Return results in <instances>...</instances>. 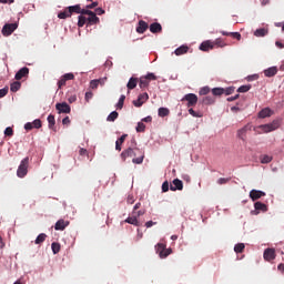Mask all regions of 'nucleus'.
Wrapping results in <instances>:
<instances>
[{
	"instance_id": "nucleus-1",
	"label": "nucleus",
	"mask_w": 284,
	"mask_h": 284,
	"mask_svg": "<svg viewBox=\"0 0 284 284\" xmlns=\"http://www.w3.org/2000/svg\"><path fill=\"white\" fill-rule=\"evenodd\" d=\"M120 159L125 163L128 159L132 160V163L135 165H141L143 163V160L145 159V154L141 149L136 146V140L132 139L131 140V146L128 149L123 150L122 153L120 154Z\"/></svg>"
},
{
	"instance_id": "nucleus-2",
	"label": "nucleus",
	"mask_w": 284,
	"mask_h": 284,
	"mask_svg": "<svg viewBox=\"0 0 284 284\" xmlns=\"http://www.w3.org/2000/svg\"><path fill=\"white\" fill-rule=\"evenodd\" d=\"M278 128H281V120H274L268 124H261L256 126V130H261L258 131V134H267L270 132H274V130H278Z\"/></svg>"
},
{
	"instance_id": "nucleus-3",
	"label": "nucleus",
	"mask_w": 284,
	"mask_h": 284,
	"mask_svg": "<svg viewBox=\"0 0 284 284\" xmlns=\"http://www.w3.org/2000/svg\"><path fill=\"white\" fill-rule=\"evenodd\" d=\"M30 165V158H24L17 170V176L19 179H24L28 175V168Z\"/></svg>"
},
{
	"instance_id": "nucleus-4",
	"label": "nucleus",
	"mask_w": 284,
	"mask_h": 284,
	"mask_svg": "<svg viewBox=\"0 0 284 284\" xmlns=\"http://www.w3.org/2000/svg\"><path fill=\"white\" fill-rule=\"evenodd\" d=\"M181 101H186L187 108H194L199 103V97L194 93L185 94Z\"/></svg>"
},
{
	"instance_id": "nucleus-5",
	"label": "nucleus",
	"mask_w": 284,
	"mask_h": 284,
	"mask_svg": "<svg viewBox=\"0 0 284 284\" xmlns=\"http://www.w3.org/2000/svg\"><path fill=\"white\" fill-rule=\"evenodd\" d=\"M17 28H19V24H17V23L4 24L2 28L3 37H10V34H12V32H14V30H17Z\"/></svg>"
},
{
	"instance_id": "nucleus-6",
	"label": "nucleus",
	"mask_w": 284,
	"mask_h": 284,
	"mask_svg": "<svg viewBox=\"0 0 284 284\" xmlns=\"http://www.w3.org/2000/svg\"><path fill=\"white\" fill-rule=\"evenodd\" d=\"M67 81H74V73H65L60 78L58 81V88L61 90V88L65 87Z\"/></svg>"
},
{
	"instance_id": "nucleus-7",
	"label": "nucleus",
	"mask_w": 284,
	"mask_h": 284,
	"mask_svg": "<svg viewBox=\"0 0 284 284\" xmlns=\"http://www.w3.org/2000/svg\"><path fill=\"white\" fill-rule=\"evenodd\" d=\"M250 130H252L250 124H246L242 129L237 130V139L245 142L247 140V132H250Z\"/></svg>"
},
{
	"instance_id": "nucleus-8",
	"label": "nucleus",
	"mask_w": 284,
	"mask_h": 284,
	"mask_svg": "<svg viewBox=\"0 0 284 284\" xmlns=\"http://www.w3.org/2000/svg\"><path fill=\"white\" fill-rule=\"evenodd\" d=\"M55 109L58 110L59 114H70L71 108L67 102L57 103Z\"/></svg>"
},
{
	"instance_id": "nucleus-9",
	"label": "nucleus",
	"mask_w": 284,
	"mask_h": 284,
	"mask_svg": "<svg viewBox=\"0 0 284 284\" xmlns=\"http://www.w3.org/2000/svg\"><path fill=\"white\" fill-rule=\"evenodd\" d=\"M30 74V69L28 67L21 68L14 75L16 81H21V79L28 78Z\"/></svg>"
},
{
	"instance_id": "nucleus-10",
	"label": "nucleus",
	"mask_w": 284,
	"mask_h": 284,
	"mask_svg": "<svg viewBox=\"0 0 284 284\" xmlns=\"http://www.w3.org/2000/svg\"><path fill=\"white\" fill-rule=\"evenodd\" d=\"M200 50L202 52H210V50H214V42L212 40H206L200 44Z\"/></svg>"
},
{
	"instance_id": "nucleus-11",
	"label": "nucleus",
	"mask_w": 284,
	"mask_h": 284,
	"mask_svg": "<svg viewBox=\"0 0 284 284\" xmlns=\"http://www.w3.org/2000/svg\"><path fill=\"white\" fill-rule=\"evenodd\" d=\"M170 190L171 192H176V190H183V181L179 179L173 180L172 183L170 184Z\"/></svg>"
},
{
	"instance_id": "nucleus-12",
	"label": "nucleus",
	"mask_w": 284,
	"mask_h": 284,
	"mask_svg": "<svg viewBox=\"0 0 284 284\" xmlns=\"http://www.w3.org/2000/svg\"><path fill=\"white\" fill-rule=\"evenodd\" d=\"M276 258V251L274 248H266L264 251V261H274Z\"/></svg>"
},
{
	"instance_id": "nucleus-13",
	"label": "nucleus",
	"mask_w": 284,
	"mask_h": 284,
	"mask_svg": "<svg viewBox=\"0 0 284 284\" xmlns=\"http://www.w3.org/2000/svg\"><path fill=\"white\" fill-rule=\"evenodd\" d=\"M148 28H150V26L148 24V22H145L144 20H140L136 27V32L138 34H143L145 33V31L148 30Z\"/></svg>"
},
{
	"instance_id": "nucleus-14",
	"label": "nucleus",
	"mask_w": 284,
	"mask_h": 284,
	"mask_svg": "<svg viewBox=\"0 0 284 284\" xmlns=\"http://www.w3.org/2000/svg\"><path fill=\"white\" fill-rule=\"evenodd\" d=\"M262 196H265V192H263V191L252 190L250 192V199L252 201H258V199H262Z\"/></svg>"
},
{
	"instance_id": "nucleus-15",
	"label": "nucleus",
	"mask_w": 284,
	"mask_h": 284,
	"mask_svg": "<svg viewBox=\"0 0 284 284\" xmlns=\"http://www.w3.org/2000/svg\"><path fill=\"white\" fill-rule=\"evenodd\" d=\"M149 28L152 34H159V32H163V27L159 22L151 23Z\"/></svg>"
},
{
	"instance_id": "nucleus-16",
	"label": "nucleus",
	"mask_w": 284,
	"mask_h": 284,
	"mask_svg": "<svg viewBox=\"0 0 284 284\" xmlns=\"http://www.w3.org/2000/svg\"><path fill=\"white\" fill-rule=\"evenodd\" d=\"M68 225H70V222L65 220H59L54 225V230L63 232V230H65Z\"/></svg>"
},
{
	"instance_id": "nucleus-17",
	"label": "nucleus",
	"mask_w": 284,
	"mask_h": 284,
	"mask_svg": "<svg viewBox=\"0 0 284 284\" xmlns=\"http://www.w3.org/2000/svg\"><path fill=\"white\" fill-rule=\"evenodd\" d=\"M274 114V111L270 108H264L258 112V118L260 119H267V116H272Z\"/></svg>"
},
{
	"instance_id": "nucleus-18",
	"label": "nucleus",
	"mask_w": 284,
	"mask_h": 284,
	"mask_svg": "<svg viewBox=\"0 0 284 284\" xmlns=\"http://www.w3.org/2000/svg\"><path fill=\"white\" fill-rule=\"evenodd\" d=\"M87 21L89 26H97V23H99V17H97V13L91 11L89 17L87 18Z\"/></svg>"
},
{
	"instance_id": "nucleus-19",
	"label": "nucleus",
	"mask_w": 284,
	"mask_h": 284,
	"mask_svg": "<svg viewBox=\"0 0 284 284\" xmlns=\"http://www.w3.org/2000/svg\"><path fill=\"white\" fill-rule=\"evenodd\" d=\"M276 74H278V68L276 67H271L264 70V77L272 78V77H276Z\"/></svg>"
},
{
	"instance_id": "nucleus-20",
	"label": "nucleus",
	"mask_w": 284,
	"mask_h": 284,
	"mask_svg": "<svg viewBox=\"0 0 284 284\" xmlns=\"http://www.w3.org/2000/svg\"><path fill=\"white\" fill-rule=\"evenodd\" d=\"M124 223H129V225H134L135 227H140L141 223L136 219V215L129 216L126 220H124Z\"/></svg>"
},
{
	"instance_id": "nucleus-21",
	"label": "nucleus",
	"mask_w": 284,
	"mask_h": 284,
	"mask_svg": "<svg viewBox=\"0 0 284 284\" xmlns=\"http://www.w3.org/2000/svg\"><path fill=\"white\" fill-rule=\"evenodd\" d=\"M125 139H128V134H123L122 136H120L119 140H116V142H115V150L118 152H121V145H123V143H125Z\"/></svg>"
},
{
	"instance_id": "nucleus-22",
	"label": "nucleus",
	"mask_w": 284,
	"mask_h": 284,
	"mask_svg": "<svg viewBox=\"0 0 284 284\" xmlns=\"http://www.w3.org/2000/svg\"><path fill=\"white\" fill-rule=\"evenodd\" d=\"M139 83V78H130L129 82L126 83L128 90H134Z\"/></svg>"
},
{
	"instance_id": "nucleus-23",
	"label": "nucleus",
	"mask_w": 284,
	"mask_h": 284,
	"mask_svg": "<svg viewBox=\"0 0 284 284\" xmlns=\"http://www.w3.org/2000/svg\"><path fill=\"white\" fill-rule=\"evenodd\" d=\"M70 14H81V4L68 7Z\"/></svg>"
},
{
	"instance_id": "nucleus-24",
	"label": "nucleus",
	"mask_w": 284,
	"mask_h": 284,
	"mask_svg": "<svg viewBox=\"0 0 284 284\" xmlns=\"http://www.w3.org/2000/svg\"><path fill=\"white\" fill-rule=\"evenodd\" d=\"M254 207L257 212H267V205L262 202H255Z\"/></svg>"
},
{
	"instance_id": "nucleus-25",
	"label": "nucleus",
	"mask_w": 284,
	"mask_h": 284,
	"mask_svg": "<svg viewBox=\"0 0 284 284\" xmlns=\"http://www.w3.org/2000/svg\"><path fill=\"white\" fill-rule=\"evenodd\" d=\"M187 50H190L187 45H181L174 51V53L176 54V57H181V54H187Z\"/></svg>"
},
{
	"instance_id": "nucleus-26",
	"label": "nucleus",
	"mask_w": 284,
	"mask_h": 284,
	"mask_svg": "<svg viewBox=\"0 0 284 284\" xmlns=\"http://www.w3.org/2000/svg\"><path fill=\"white\" fill-rule=\"evenodd\" d=\"M47 121L49 123V130H54L55 132L57 130L54 129V125L57 123V120H54V115L52 114L48 115Z\"/></svg>"
},
{
	"instance_id": "nucleus-27",
	"label": "nucleus",
	"mask_w": 284,
	"mask_h": 284,
	"mask_svg": "<svg viewBox=\"0 0 284 284\" xmlns=\"http://www.w3.org/2000/svg\"><path fill=\"white\" fill-rule=\"evenodd\" d=\"M216 100L212 95H206L202 99L203 105H212Z\"/></svg>"
},
{
	"instance_id": "nucleus-28",
	"label": "nucleus",
	"mask_w": 284,
	"mask_h": 284,
	"mask_svg": "<svg viewBox=\"0 0 284 284\" xmlns=\"http://www.w3.org/2000/svg\"><path fill=\"white\" fill-rule=\"evenodd\" d=\"M148 85H150L149 79L145 77H141L140 83H139V87L141 88V90H145V88H148Z\"/></svg>"
},
{
	"instance_id": "nucleus-29",
	"label": "nucleus",
	"mask_w": 284,
	"mask_h": 284,
	"mask_svg": "<svg viewBox=\"0 0 284 284\" xmlns=\"http://www.w3.org/2000/svg\"><path fill=\"white\" fill-rule=\"evenodd\" d=\"M69 17L72 16L70 14V10L68 8L58 13V19H69Z\"/></svg>"
},
{
	"instance_id": "nucleus-30",
	"label": "nucleus",
	"mask_w": 284,
	"mask_h": 284,
	"mask_svg": "<svg viewBox=\"0 0 284 284\" xmlns=\"http://www.w3.org/2000/svg\"><path fill=\"white\" fill-rule=\"evenodd\" d=\"M45 239H48V235H45V233L39 234L34 241L36 245H41V243L45 242Z\"/></svg>"
},
{
	"instance_id": "nucleus-31",
	"label": "nucleus",
	"mask_w": 284,
	"mask_h": 284,
	"mask_svg": "<svg viewBox=\"0 0 284 284\" xmlns=\"http://www.w3.org/2000/svg\"><path fill=\"white\" fill-rule=\"evenodd\" d=\"M10 90L11 92H19V90H21V82L19 81L12 82L10 85Z\"/></svg>"
},
{
	"instance_id": "nucleus-32",
	"label": "nucleus",
	"mask_w": 284,
	"mask_h": 284,
	"mask_svg": "<svg viewBox=\"0 0 284 284\" xmlns=\"http://www.w3.org/2000/svg\"><path fill=\"white\" fill-rule=\"evenodd\" d=\"M213 97H221L222 94H225V89L223 88H214L212 89Z\"/></svg>"
},
{
	"instance_id": "nucleus-33",
	"label": "nucleus",
	"mask_w": 284,
	"mask_h": 284,
	"mask_svg": "<svg viewBox=\"0 0 284 284\" xmlns=\"http://www.w3.org/2000/svg\"><path fill=\"white\" fill-rule=\"evenodd\" d=\"M155 252H156V254H159V256H161V254H163V252H165V244L158 243L155 246Z\"/></svg>"
},
{
	"instance_id": "nucleus-34",
	"label": "nucleus",
	"mask_w": 284,
	"mask_h": 284,
	"mask_svg": "<svg viewBox=\"0 0 284 284\" xmlns=\"http://www.w3.org/2000/svg\"><path fill=\"white\" fill-rule=\"evenodd\" d=\"M159 116H170V109L168 108H160L158 111Z\"/></svg>"
},
{
	"instance_id": "nucleus-35",
	"label": "nucleus",
	"mask_w": 284,
	"mask_h": 284,
	"mask_svg": "<svg viewBox=\"0 0 284 284\" xmlns=\"http://www.w3.org/2000/svg\"><path fill=\"white\" fill-rule=\"evenodd\" d=\"M213 43H214V47L216 45V48H225V45H227V43H225V41L221 38L215 39Z\"/></svg>"
},
{
	"instance_id": "nucleus-36",
	"label": "nucleus",
	"mask_w": 284,
	"mask_h": 284,
	"mask_svg": "<svg viewBox=\"0 0 284 284\" xmlns=\"http://www.w3.org/2000/svg\"><path fill=\"white\" fill-rule=\"evenodd\" d=\"M116 119H119V112L113 111L108 115L106 121L114 122Z\"/></svg>"
},
{
	"instance_id": "nucleus-37",
	"label": "nucleus",
	"mask_w": 284,
	"mask_h": 284,
	"mask_svg": "<svg viewBox=\"0 0 284 284\" xmlns=\"http://www.w3.org/2000/svg\"><path fill=\"white\" fill-rule=\"evenodd\" d=\"M51 250H52L53 254H59V252H61V244L53 242L51 244Z\"/></svg>"
},
{
	"instance_id": "nucleus-38",
	"label": "nucleus",
	"mask_w": 284,
	"mask_h": 284,
	"mask_svg": "<svg viewBox=\"0 0 284 284\" xmlns=\"http://www.w3.org/2000/svg\"><path fill=\"white\" fill-rule=\"evenodd\" d=\"M267 32H268L267 29L261 28V29H257L254 32V34H255V37H266Z\"/></svg>"
},
{
	"instance_id": "nucleus-39",
	"label": "nucleus",
	"mask_w": 284,
	"mask_h": 284,
	"mask_svg": "<svg viewBox=\"0 0 284 284\" xmlns=\"http://www.w3.org/2000/svg\"><path fill=\"white\" fill-rule=\"evenodd\" d=\"M78 27L79 28H83V26H85V23H88V18H85V16H79L78 18Z\"/></svg>"
},
{
	"instance_id": "nucleus-40",
	"label": "nucleus",
	"mask_w": 284,
	"mask_h": 284,
	"mask_svg": "<svg viewBox=\"0 0 284 284\" xmlns=\"http://www.w3.org/2000/svg\"><path fill=\"white\" fill-rule=\"evenodd\" d=\"M189 114H191V116H194L195 119H201L203 116V113L194 111L192 106H190L189 109Z\"/></svg>"
},
{
	"instance_id": "nucleus-41",
	"label": "nucleus",
	"mask_w": 284,
	"mask_h": 284,
	"mask_svg": "<svg viewBox=\"0 0 284 284\" xmlns=\"http://www.w3.org/2000/svg\"><path fill=\"white\" fill-rule=\"evenodd\" d=\"M244 250H245V244L243 243H239L234 246V252H236V254H242Z\"/></svg>"
},
{
	"instance_id": "nucleus-42",
	"label": "nucleus",
	"mask_w": 284,
	"mask_h": 284,
	"mask_svg": "<svg viewBox=\"0 0 284 284\" xmlns=\"http://www.w3.org/2000/svg\"><path fill=\"white\" fill-rule=\"evenodd\" d=\"M123 103H125V95H121L118 103H116V109L118 110H123Z\"/></svg>"
},
{
	"instance_id": "nucleus-43",
	"label": "nucleus",
	"mask_w": 284,
	"mask_h": 284,
	"mask_svg": "<svg viewBox=\"0 0 284 284\" xmlns=\"http://www.w3.org/2000/svg\"><path fill=\"white\" fill-rule=\"evenodd\" d=\"M252 90V85H242L237 89V92L243 93V92H250Z\"/></svg>"
},
{
	"instance_id": "nucleus-44",
	"label": "nucleus",
	"mask_w": 284,
	"mask_h": 284,
	"mask_svg": "<svg viewBox=\"0 0 284 284\" xmlns=\"http://www.w3.org/2000/svg\"><path fill=\"white\" fill-rule=\"evenodd\" d=\"M138 99L142 102L145 103V101H148V99H150V95L145 92V93H141Z\"/></svg>"
},
{
	"instance_id": "nucleus-45",
	"label": "nucleus",
	"mask_w": 284,
	"mask_h": 284,
	"mask_svg": "<svg viewBox=\"0 0 284 284\" xmlns=\"http://www.w3.org/2000/svg\"><path fill=\"white\" fill-rule=\"evenodd\" d=\"M206 94H210V87H203V88L200 90V95H201V97H206Z\"/></svg>"
},
{
	"instance_id": "nucleus-46",
	"label": "nucleus",
	"mask_w": 284,
	"mask_h": 284,
	"mask_svg": "<svg viewBox=\"0 0 284 284\" xmlns=\"http://www.w3.org/2000/svg\"><path fill=\"white\" fill-rule=\"evenodd\" d=\"M135 130L136 132H145V124L143 122H139Z\"/></svg>"
},
{
	"instance_id": "nucleus-47",
	"label": "nucleus",
	"mask_w": 284,
	"mask_h": 284,
	"mask_svg": "<svg viewBox=\"0 0 284 284\" xmlns=\"http://www.w3.org/2000/svg\"><path fill=\"white\" fill-rule=\"evenodd\" d=\"M169 254H172V248H164V252H162L160 258H168Z\"/></svg>"
},
{
	"instance_id": "nucleus-48",
	"label": "nucleus",
	"mask_w": 284,
	"mask_h": 284,
	"mask_svg": "<svg viewBox=\"0 0 284 284\" xmlns=\"http://www.w3.org/2000/svg\"><path fill=\"white\" fill-rule=\"evenodd\" d=\"M14 135V130H12V128L8 126L4 130V136H13Z\"/></svg>"
},
{
	"instance_id": "nucleus-49",
	"label": "nucleus",
	"mask_w": 284,
	"mask_h": 284,
	"mask_svg": "<svg viewBox=\"0 0 284 284\" xmlns=\"http://www.w3.org/2000/svg\"><path fill=\"white\" fill-rule=\"evenodd\" d=\"M261 163H272V156L270 155H263L261 158Z\"/></svg>"
},
{
	"instance_id": "nucleus-50",
	"label": "nucleus",
	"mask_w": 284,
	"mask_h": 284,
	"mask_svg": "<svg viewBox=\"0 0 284 284\" xmlns=\"http://www.w3.org/2000/svg\"><path fill=\"white\" fill-rule=\"evenodd\" d=\"M99 88V81L98 80H92L90 82V89L91 90H97Z\"/></svg>"
},
{
	"instance_id": "nucleus-51",
	"label": "nucleus",
	"mask_w": 284,
	"mask_h": 284,
	"mask_svg": "<svg viewBox=\"0 0 284 284\" xmlns=\"http://www.w3.org/2000/svg\"><path fill=\"white\" fill-rule=\"evenodd\" d=\"M162 192H170V183L168 181L163 182Z\"/></svg>"
},
{
	"instance_id": "nucleus-52",
	"label": "nucleus",
	"mask_w": 284,
	"mask_h": 284,
	"mask_svg": "<svg viewBox=\"0 0 284 284\" xmlns=\"http://www.w3.org/2000/svg\"><path fill=\"white\" fill-rule=\"evenodd\" d=\"M144 78L149 81H156V75L154 73H148Z\"/></svg>"
},
{
	"instance_id": "nucleus-53",
	"label": "nucleus",
	"mask_w": 284,
	"mask_h": 284,
	"mask_svg": "<svg viewBox=\"0 0 284 284\" xmlns=\"http://www.w3.org/2000/svg\"><path fill=\"white\" fill-rule=\"evenodd\" d=\"M32 125H33V128H36V130H39L42 124H41V121L39 119H37L32 122Z\"/></svg>"
},
{
	"instance_id": "nucleus-54",
	"label": "nucleus",
	"mask_w": 284,
	"mask_h": 284,
	"mask_svg": "<svg viewBox=\"0 0 284 284\" xmlns=\"http://www.w3.org/2000/svg\"><path fill=\"white\" fill-rule=\"evenodd\" d=\"M8 87H4L3 89H0V99H3L8 94Z\"/></svg>"
},
{
	"instance_id": "nucleus-55",
	"label": "nucleus",
	"mask_w": 284,
	"mask_h": 284,
	"mask_svg": "<svg viewBox=\"0 0 284 284\" xmlns=\"http://www.w3.org/2000/svg\"><path fill=\"white\" fill-rule=\"evenodd\" d=\"M230 37L236 39L237 41H241V34L239 32H230Z\"/></svg>"
},
{
	"instance_id": "nucleus-56",
	"label": "nucleus",
	"mask_w": 284,
	"mask_h": 284,
	"mask_svg": "<svg viewBox=\"0 0 284 284\" xmlns=\"http://www.w3.org/2000/svg\"><path fill=\"white\" fill-rule=\"evenodd\" d=\"M230 179H225V178H220L217 180L219 185H225V183H229Z\"/></svg>"
},
{
	"instance_id": "nucleus-57",
	"label": "nucleus",
	"mask_w": 284,
	"mask_h": 284,
	"mask_svg": "<svg viewBox=\"0 0 284 284\" xmlns=\"http://www.w3.org/2000/svg\"><path fill=\"white\" fill-rule=\"evenodd\" d=\"M143 103H144V102H142V100H140L139 98H138V100L133 101V105H134L135 108H141V105H143Z\"/></svg>"
},
{
	"instance_id": "nucleus-58",
	"label": "nucleus",
	"mask_w": 284,
	"mask_h": 284,
	"mask_svg": "<svg viewBox=\"0 0 284 284\" xmlns=\"http://www.w3.org/2000/svg\"><path fill=\"white\" fill-rule=\"evenodd\" d=\"M80 14L83 17V14H88V17L90 14H92V11L91 10H87V9H80Z\"/></svg>"
},
{
	"instance_id": "nucleus-59",
	"label": "nucleus",
	"mask_w": 284,
	"mask_h": 284,
	"mask_svg": "<svg viewBox=\"0 0 284 284\" xmlns=\"http://www.w3.org/2000/svg\"><path fill=\"white\" fill-rule=\"evenodd\" d=\"M126 203L129 205H133V203H134V195H129L128 199H126Z\"/></svg>"
},
{
	"instance_id": "nucleus-60",
	"label": "nucleus",
	"mask_w": 284,
	"mask_h": 284,
	"mask_svg": "<svg viewBox=\"0 0 284 284\" xmlns=\"http://www.w3.org/2000/svg\"><path fill=\"white\" fill-rule=\"evenodd\" d=\"M224 92L226 95L234 94V87L227 88Z\"/></svg>"
},
{
	"instance_id": "nucleus-61",
	"label": "nucleus",
	"mask_w": 284,
	"mask_h": 284,
	"mask_svg": "<svg viewBox=\"0 0 284 284\" xmlns=\"http://www.w3.org/2000/svg\"><path fill=\"white\" fill-rule=\"evenodd\" d=\"M34 126L32 125V122H28V123H26L24 124V130H27V131H30V130H32Z\"/></svg>"
},
{
	"instance_id": "nucleus-62",
	"label": "nucleus",
	"mask_w": 284,
	"mask_h": 284,
	"mask_svg": "<svg viewBox=\"0 0 284 284\" xmlns=\"http://www.w3.org/2000/svg\"><path fill=\"white\" fill-rule=\"evenodd\" d=\"M62 124H63V125H70V116H65V118L62 120Z\"/></svg>"
},
{
	"instance_id": "nucleus-63",
	"label": "nucleus",
	"mask_w": 284,
	"mask_h": 284,
	"mask_svg": "<svg viewBox=\"0 0 284 284\" xmlns=\"http://www.w3.org/2000/svg\"><path fill=\"white\" fill-rule=\"evenodd\" d=\"M79 154H80V156H85L88 154V150L80 149Z\"/></svg>"
},
{
	"instance_id": "nucleus-64",
	"label": "nucleus",
	"mask_w": 284,
	"mask_h": 284,
	"mask_svg": "<svg viewBox=\"0 0 284 284\" xmlns=\"http://www.w3.org/2000/svg\"><path fill=\"white\" fill-rule=\"evenodd\" d=\"M93 94L92 92H87L85 93V101H90V99H92Z\"/></svg>"
}]
</instances>
